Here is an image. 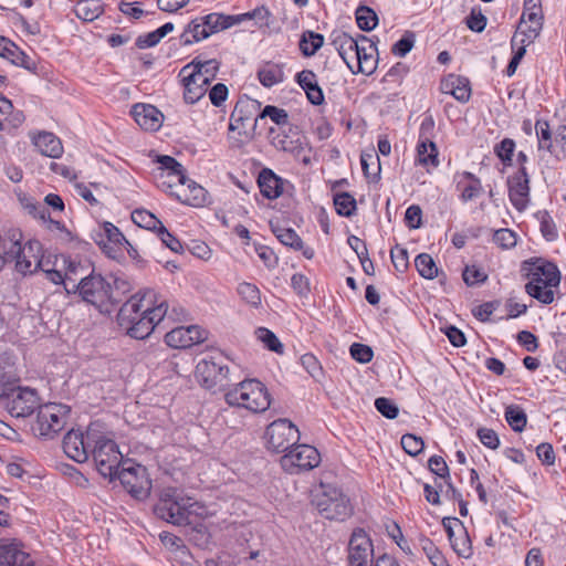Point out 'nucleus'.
Segmentation results:
<instances>
[{"mask_svg": "<svg viewBox=\"0 0 566 566\" xmlns=\"http://www.w3.org/2000/svg\"><path fill=\"white\" fill-rule=\"evenodd\" d=\"M266 449L274 453H286L300 440L298 428L289 419L272 421L264 433Z\"/></svg>", "mask_w": 566, "mask_h": 566, "instance_id": "obj_9", "label": "nucleus"}, {"mask_svg": "<svg viewBox=\"0 0 566 566\" xmlns=\"http://www.w3.org/2000/svg\"><path fill=\"white\" fill-rule=\"evenodd\" d=\"M195 377L199 385L213 394L223 391L230 385V370L221 354L201 358L196 366Z\"/></svg>", "mask_w": 566, "mask_h": 566, "instance_id": "obj_6", "label": "nucleus"}, {"mask_svg": "<svg viewBox=\"0 0 566 566\" xmlns=\"http://www.w3.org/2000/svg\"><path fill=\"white\" fill-rule=\"evenodd\" d=\"M462 277L464 283L469 286L484 283L488 280L485 272L475 265H467L463 270Z\"/></svg>", "mask_w": 566, "mask_h": 566, "instance_id": "obj_56", "label": "nucleus"}, {"mask_svg": "<svg viewBox=\"0 0 566 566\" xmlns=\"http://www.w3.org/2000/svg\"><path fill=\"white\" fill-rule=\"evenodd\" d=\"M458 534L449 539L452 549L458 556L469 558L472 555L471 539L468 535L465 526L457 528Z\"/></svg>", "mask_w": 566, "mask_h": 566, "instance_id": "obj_39", "label": "nucleus"}, {"mask_svg": "<svg viewBox=\"0 0 566 566\" xmlns=\"http://www.w3.org/2000/svg\"><path fill=\"white\" fill-rule=\"evenodd\" d=\"M99 235L105 237L106 243L115 244V247H124L125 244H128L125 235L112 222L106 221L102 224V233Z\"/></svg>", "mask_w": 566, "mask_h": 566, "instance_id": "obj_48", "label": "nucleus"}, {"mask_svg": "<svg viewBox=\"0 0 566 566\" xmlns=\"http://www.w3.org/2000/svg\"><path fill=\"white\" fill-rule=\"evenodd\" d=\"M95 437L87 431L86 438L80 430H70L63 439V450L65 454L75 462L83 463L90 457V442H94Z\"/></svg>", "mask_w": 566, "mask_h": 566, "instance_id": "obj_18", "label": "nucleus"}, {"mask_svg": "<svg viewBox=\"0 0 566 566\" xmlns=\"http://www.w3.org/2000/svg\"><path fill=\"white\" fill-rule=\"evenodd\" d=\"M287 184L286 180L275 175L269 168L262 169L258 177L261 193L271 200L279 198L284 191V186Z\"/></svg>", "mask_w": 566, "mask_h": 566, "instance_id": "obj_25", "label": "nucleus"}, {"mask_svg": "<svg viewBox=\"0 0 566 566\" xmlns=\"http://www.w3.org/2000/svg\"><path fill=\"white\" fill-rule=\"evenodd\" d=\"M514 149V140L511 138H504L500 144L495 146L494 151L496 156L502 160V163L507 164L512 161Z\"/></svg>", "mask_w": 566, "mask_h": 566, "instance_id": "obj_61", "label": "nucleus"}, {"mask_svg": "<svg viewBox=\"0 0 566 566\" xmlns=\"http://www.w3.org/2000/svg\"><path fill=\"white\" fill-rule=\"evenodd\" d=\"M74 12L78 19L92 22L104 12V7L101 0H80L75 4Z\"/></svg>", "mask_w": 566, "mask_h": 566, "instance_id": "obj_32", "label": "nucleus"}, {"mask_svg": "<svg viewBox=\"0 0 566 566\" xmlns=\"http://www.w3.org/2000/svg\"><path fill=\"white\" fill-rule=\"evenodd\" d=\"M378 63V50L376 44L367 36L359 34L358 50L355 55L353 66L349 65L352 73H363L370 75L375 72Z\"/></svg>", "mask_w": 566, "mask_h": 566, "instance_id": "obj_17", "label": "nucleus"}, {"mask_svg": "<svg viewBox=\"0 0 566 566\" xmlns=\"http://www.w3.org/2000/svg\"><path fill=\"white\" fill-rule=\"evenodd\" d=\"M504 417L509 426L515 432H522L527 423V416L522 407L510 405L505 408Z\"/></svg>", "mask_w": 566, "mask_h": 566, "instance_id": "obj_38", "label": "nucleus"}, {"mask_svg": "<svg viewBox=\"0 0 566 566\" xmlns=\"http://www.w3.org/2000/svg\"><path fill=\"white\" fill-rule=\"evenodd\" d=\"M440 91L443 94L453 96L460 103H467L471 97V85L469 78L448 74L440 82Z\"/></svg>", "mask_w": 566, "mask_h": 566, "instance_id": "obj_21", "label": "nucleus"}, {"mask_svg": "<svg viewBox=\"0 0 566 566\" xmlns=\"http://www.w3.org/2000/svg\"><path fill=\"white\" fill-rule=\"evenodd\" d=\"M536 7L537 3L534 2L530 11L525 9L518 24V31L527 39V43H531L542 29L541 9Z\"/></svg>", "mask_w": 566, "mask_h": 566, "instance_id": "obj_26", "label": "nucleus"}, {"mask_svg": "<svg viewBox=\"0 0 566 566\" xmlns=\"http://www.w3.org/2000/svg\"><path fill=\"white\" fill-rule=\"evenodd\" d=\"M119 285H126L125 281L102 276L101 274L91 273L82 277L76 284L73 282L72 289L78 292L82 300L88 304L94 305L99 311H109V305H115L122 302L118 292Z\"/></svg>", "mask_w": 566, "mask_h": 566, "instance_id": "obj_4", "label": "nucleus"}, {"mask_svg": "<svg viewBox=\"0 0 566 566\" xmlns=\"http://www.w3.org/2000/svg\"><path fill=\"white\" fill-rule=\"evenodd\" d=\"M229 406L241 407L252 412H263L271 405L268 388L258 379H245L224 395Z\"/></svg>", "mask_w": 566, "mask_h": 566, "instance_id": "obj_5", "label": "nucleus"}, {"mask_svg": "<svg viewBox=\"0 0 566 566\" xmlns=\"http://www.w3.org/2000/svg\"><path fill=\"white\" fill-rule=\"evenodd\" d=\"M333 201L339 216L349 218L356 212V200L349 192L335 193Z\"/></svg>", "mask_w": 566, "mask_h": 566, "instance_id": "obj_42", "label": "nucleus"}, {"mask_svg": "<svg viewBox=\"0 0 566 566\" xmlns=\"http://www.w3.org/2000/svg\"><path fill=\"white\" fill-rule=\"evenodd\" d=\"M535 130L538 139V149L551 150L552 133L548 123L543 119H537L535 123Z\"/></svg>", "mask_w": 566, "mask_h": 566, "instance_id": "obj_52", "label": "nucleus"}, {"mask_svg": "<svg viewBox=\"0 0 566 566\" xmlns=\"http://www.w3.org/2000/svg\"><path fill=\"white\" fill-rule=\"evenodd\" d=\"M360 164L364 175L371 181H378L380 178L379 157L374 149L363 151L360 155Z\"/></svg>", "mask_w": 566, "mask_h": 566, "instance_id": "obj_36", "label": "nucleus"}, {"mask_svg": "<svg viewBox=\"0 0 566 566\" xmlns=\"http://www.w3.org/2000/svg\"><path fill=\"white\" fill-rule=\"evenodd\" d=\"M255 336L269 350L282 354L284 346L277 336L266 327H259L255 329Z\"/></svg>", "mask_w": 566, "mask_h": 566, "instance_id": "obj_46", "label": "nucleus"}, {"mask_svg": "<svg viewBox=\"0 0 566 566\" xmlns=\"http://www.w3.org/2000/svg\"><path fill=\"white\" fill-rule=\"evenodd\" d=\"M132 220L140 228L158 231L163 222L155 214L145 209H136L132 212Z\"/></svg>", "mask_w": 566, "mask_h": 566, "instance_id": "obj_44", "label": "nucleus"}, {"mask_svg": "<svg viewBox=\"0 0 566 566\" xmlns=\"http://www.w3.org/2000/svg\"><path fill=\"white\" fill-rule=\"evenodd\" d=\"M188 331L185 326L172 328L165 335V342L172 348H188L192 346V338L188 337Z\"/></svg>", "mask_w": 566, "mask_h": 566, "instance_id": "obj_43", "label": "nucleus"}, {"mask_svg": "<svg viewBox=\"0 0 566 566\" xmlns=\"http://www.w3.org/2000/svg\"><path fill=\"white\" fill-rule=\"evenodd\" d=\"M260 118L269 117L276 125H287L289 124V114L285 109L279 108L273 105H266L261 113H259Z\"/></svg>", "mask_w": 566, "mask_h": 566, "instance_id": "obj_54", "label": "nucleus"}, {"mask_svg": "<svg viewBox=\"0 0 566 566\" xmlns=\"http://www.w3.org/2000/svg\"><path fill=\"white\" fill-rule=\"evenodd\" d=\"M376 410L387 419H396L399 413L397 405L389 398L379 397L375 400Z\"/></svg>", "mask_w": 566, "mask_h": 566, "instance_id": "obj_55", "label": "nucleus"}, {"mask_svg": "<svg viewBox=\"0 0 566 566\" xmlns=\"http://www.w3.org/2000/svg\"><path fill=\"white\" fill-rule=\"evenodd\" d=\"M94 443L92 454L97 471L104 478L115 479L125 461L117 443L105 437L95 438Z\"/></svg>", "mask_w": 566, "mask_h": 566, "instance_id": "obj_8", "label": "nucleus"}, {"mask_svg": "<svg viewBox=\"0 0 566 566\" xmlns=\"http://www.w3.org/2000/svg\"><path fill=\"white\" fill-rule=\"evenodd\" d=\"M353 514V506L344 492L331 484L321 481V516L329 520L344 522Z\"/></svg>", "mask_w": 566, "mask_h": 566, "instance_id": "obj_10", "label": "nucleus"}, {"mask_svg": "<svg viewBox=\"0 0 566 566\" xmlns=\"http://www.w3.org/2000/svg\"><path fill=\"white\" fill-rule=\"evenodd\" d=\"M349 353L352 358L360 364H367L374 357L371 347L360 343L352 344L349 347Z\"/></svg>", "mask_w": 566, "mask_h": 566, "instance_id": "obj_59", "label": "nucleus"}, {"mask_svg": "<svg viewBox=\"0 0 566 566\" xmlns=\"http://www.w3.org/2000/svg\"><path fill=\"white\" fill-rule=\"evenodd\" d=\"M182 76V85L185 87L184 99L188 104H195L205 96V90L198 85L205 80H201L200 74H187Z\"/></svg>", "mask_w": 566, "mask_h": 566, "instance_id": "obj_31", "label": "nucleus"}, {"mask_svg": "<svg viewBox=\"0 0 566 566\" xmlns=\"http://www.w3.org/2000/svg\"><path fill=\"white\" fill-rule=\"evenodd\" d=\"M300 50L305 56H311L318 50V33L307 31L300 41Z\"/></svg>", "mask_w": 566, "mask_h": 566, "instance_id": "obj_58", "label": "nucleus"}, {"mask_svg": "<svg viewBox=\"0 0 566 566\" xmlns=\"http://www.w3.org/2000/svg\"><path fill=\"white\" fill-rule=\"evenodd\" d=\"M157 163L159 164V169L167 171L169 176L176 177L181 185L186 184L187 176L185 175V169L174 157L167 155L158 156Z\"/></svg>", "mask_w": 566, "mask_h": 566, "instance_id": "obj_40", "label": "nucleus"}, {"mask_svg": "<svg viewBox=\"0 0 566 566\" xmlns=\"http://www.w3.org/2000/svg\"><path fill=\"white\" fill-rule=\"evenodd\" d=\"M280 464L290 474L313 470L318 467V450L310 444H295L281 457Z\"/></svg>", "mask_w": 566, "mask_h": 566, "instance_id": "obj_15", "label": "nucleus"}, {"mask_svg": "<svg viewBox=\"0 0 566 566\" xmlns=\"http://www.w3.org/2000/svg\"><path fill=\"white\" fill-rule=\"evenodd\" d=\"M415 266L420 276L432 280L438 276V266L428 253H420L415 259Z\"/></svg>", "mask_w": 566, "mask_h": 566, "instance_id": "obj_41", "label": "nucleus"}, {"mask_svg": "<svg viewBox=\"0 0 566 566\" xmlns=\"http://www.w3.org/2000/svg\"><path fill=\"white\" fill-rule=\"evenodd\" d=\"M219 67L220 63L217 60H200V57L198 56L193 59L191 63L184 66L179 75H184L190 69H192V71H199L203 75V77H208L212 81L219 71Z\"/></svg>", "mask_w": 566, "mask_h": 566, "instance_id": "obj_34", "label": "nucleus"}, {"mask_svg": "<svg viewBox=\"0 0 566 566\" xmlns=\"http://www.w3.org/2000/svg\"><path fill=\"white\" fill-rule=\"evenodd\" d=\"M421 547L433 566H449L439 548L429 538L421 539Z\"/></svg>", "mask_w": 566, "mask_h": 566, "instance_id": "obj_51", "label": "nucleus"}, {"mask_svg": "<svg viewBox=\"0 0 566 566\" xmlns=\"http://www.w3.org/2000/svg\"><path fill=\"white\" fill-rule=\"evenodd\" d=\"M258 78L265 87H272L283 82L284 72L281 65L275 63H265L258 71Z\"/></svg>", "mask_w": 566, "mask_h": 566, "instance_id": "obj_33", "label": "nucleus"}, {"mask_svg": "<svg viewBox=\"0 0 566 566\" xmlns=\"http://www.w3.org/2000/svg\"><path fill=\"white\" fill-rule=\"evenodd\" d=\"M417 160L423 166L431 165L437 167L439 165L438 149L430 138L419 140L417 146Z\"/></svg>", "mask_w": 566, "mask_h": 566, "instance_id": "obj_35", "label": "nucleus"}, {"mask_svg": "<svg viewBox=\"0 0 566 566\" xmlns=\"http://www.w3.org/2000/svg\"><path fill=\"white\" fill-rule=\"evenodd\" d=\"M268 15H269V11L264 7H260L250 12L242 13V14H237V15L223 14V18H228L227 22H224V24H227V29H229V28H231L235 24H239L245 20H251V19H255V18H258L260 20H265L268 18Z\"/></svg>", "mask_w": 566, "mask_h": 566, "instance_id": "obj_50", "label": "nucleus"}, {"mask_svg": "<svg viewBox=\"0 0 566 566\" xmlns=\"http://www.w3.org/2000/svg\"><path fill=\"white\" fill-rule=\"evenodd\" d=\"M22 233L19 230H10L0 234V270L7 262L14 261L15 270L23 274H32L42 262V245L36 240H30L21 244Z\"/></svg>", "mask_w": 566, "mask_h": 566, "instance_id": "obj_2", "label": "nucleus"}, {"mask_svg": "<svg viewBox=\"0 0 566 566\" xmlns=\"http://www.w3.org/2000/svg\"><path fill=\"white\" fill-rule=\"evenodd\" d=\"M541 232L547 241H554L558 237L556 226L547 212L541 217Z\"/></svg>", "mask_w": 566, "mask_h": 566, "instance_id": "obj_64", "label": "nucleus"}, {"mask_svg": "<svg viewBox=\"0 0 566 566\" xmlns=\"http://www.w3.org/2000/svg\"><path fill=\"white\" fill-rule=\"evenodd\" d=\"M36 411L32 431L40 437L52 439L64 429L70 408L62 403L49 402L40 405Z\"/></svg>", "mask_w": 566, "mask_h": 566, "instance_id": "obj_7", "label": "nucleus"}, {"mask_svg": "<svg viewBox=\"0 0 566 566\" xmlns=\"http://www.w3.org/2000/svg\"><path fill=\"white\" fill-rule=\"evenodd\" d=\"M270 224L272 232L282 244L291 247L295 250L303 248L302 239L293 229L284 228L280 224H274L273 222H271Z\"/></svg>", "mask_w": 566, "mask_h": 566, "instance_id": "obj_37", "label": "nucleus"}, {"mask_svg": "<svg viewBox=\"0 0 566 566\" xmlns=\"http://www.w3.org/2000/svg\"><path fill=\"white\" fill-rule=\"evenodd\" d=\"M476 436L480 442L489 449L495 450L500 447V438L493 429L480 428Z\"/></svg>", "mask_w": 566, "mask_h": 566, "instance_id": "obj_62", "label": "nucleus"}, {"mask_svg": "<svg viewBox=\"0 0 566 566\" xmlns=\"http://www.w3.org/2000/svg\"><path fill=\"white\" fill-rule=\"evenodd\" d=\"M415 45V34L412 32H406L400 40H398L391 48L392 54L396 56H406Z\"/></svg>", "mask_w": 566, "mask_h": 566, "instance_id": "obj_57", "label": "nucleus"}, {"mask_svg": "<svg viewBox=\"0 0 566 566\" xmlns=\"http://www.w3.org/2000/svg\"><path fill=\"white\" fill-rule=\"evenodd\" d=\"M356 22L360 30L371 31L378 24L376 12L369 7L360 6L356 10Z\"/></svg>", "mask_w": 566, "mask_h": 566, "instance_id": "obj_45", "label": "nucleus"}, {"mask_svg": "<svg viewBox=\"0 0 566 566\" xmlns=\"http://www.w3.org/2000/svg\"><path fill=\"white\" fill-rule=\"evenodd\" d=\"M167 301L155 291L148 290L143 294L133 295L119 308L117 318L119 325L127 329V334L136 339L148 337L165 317L178 316L176 308L168 313Z\"/></svg>", "mask_w": 566, "mask_h": 566, "instance_id": "obj_1", "label": "nucleus"}, {"mask_svg": "<svg viewBox=\"0 0 566 566\" xmlns=\"http://www.w3.org/2000/svg\"><path fill=\"white\" fill-rule=\"evenodd\" d=\"M33 145L44 156L50 158H59L63 154V146L54 134L41 132L32 137Z\"/></svg>", "mask_w": 566, "mask_h": 566, "instance_id": "obj_27", "label": "nucleus"}, {"mask_svg": "<svg viewBox=\"0 0 566 566\" xmlns=\"http://www.w3.org/2000/svg\"><path fill=\"white\" fill-rule=\"evenodd\" d=\"M30 556L12 545L0 543V566H32Z\"/></svg>", "mask_w": 566, "mask_h": 566, "instance_id": "obj_29", "label": "nucleus"}, {"mask_svg": "<svg viewBox=\"0 0 566 566\" xmlns=\"http://www.w3.org/2000/svg\"><path fill=\"white\" fill-rule=\"evenodd\" d=\"M155 514L174 525H188L191 516L202 517L206 507L176 488H165L159 493L158 502L154 507Z\"/></svg>", "mask_w": 566, "mask_h": 566, "instance_id": "obj_3", "label": "nucleus"}, {"mask_svg": "<svg viewBox=\"0 0 566 566\" xmlns=\"http://www.w3.org/2000/svg\"><path fill=\"white\" fill-rule=\"evenodd\" d=\"M359 34L357 38L345 32H333L331 38V45L337 51L344 63L349 67L353 66L355 55L358 50Z\"/></svg>", "mask_w": 566, "mask_h": 566, "instance_id": "obj_24", "label": "nucleus"}, {"mask_svg": "<svg viewBox=\"0 0 566 566\" xmlns=\"http://www.w3.org/2000/svg\"><path fill=\"white\" fill-rule=\"evenodd\" d=\"M494 242L503 249H510L516 244L515 232L510 229H500L494 232Z\"/></svg>", "mask_w": 566, "mask_h": 566, "instance_id": "obj_63", "label": "nucleus"}, {"mask_svg": "<svg viewBox=\"0 0 566 566\" xmlns=\"http://www.w3.org/2000/svg\"><path fill=\"white\" fill-rule=\"evenodd\" d=\"M227 19L223 18V13L217 12L195 18L180 34V43L186 46L191 45L209 38L211 34L226 30L227 24L224 22H227Z\"/></svg>", "mask_w": 566, "mask_h": 566, "instance_id": "obj_11", "label": "nucleus"}, {"mask_svg": "<svg viewBox=\"0 0 566 566\" xmlns=\"http://www.w3.org/2000/svg\"><path fill=\"white\" fill-rule=\"evenodd\" d=\"M509 198L512 205L522 211L526 208L530 195V176L525 167L518 170L507 179Z\"/></svg>", "mask_w": 566, "mask_h": 566, "instance_id": "obj_19", "label": "nucleus"}, {"mask_svg": "<svg viewBox=\"0 0 566 566\" xmlns=\"http://www.w3.org/2000/svg\"><path fill=\"white\" fill-rule=\"evenodd\" d=\"M454 181L462 202L472 201L483 192L481 179L470 171L457 172Z\"/></svg>", "mask_w": 566, "mask_h": 566, "instance_id": "obj_22", "label": "nucleus"}, {"mask_svg": "<svg viewBox=\"0 0 566 566\" xmlns=\"http://www.w3.org/2000/svg\"><path fill=\"white\" fill-rule=\"evenodd\" d=\"M1 401L8 412L15 418L29 417L40 406L38 394L30 388L12 389Z\"/></svg>", "mask_w": 566, "mask_h": 566, "instance_id": "obj_16", "label": "nucleus"}, {"mask_svg": "<svg viewBox=\"0 0 566 566\" xmlns=\"http://www.w3.org/2000/svg\"><path fill=\"white\" fill-rule=\"evenodd\" d=\"M132 115L135 122L145 130H158L163 124L161 112L150 104H136L133 106Z\"/></svg>", "mask_w": 566, "mask_h": 566, "instance_id": "obj_23", "label": "nucleus"}, {"mask_svg": "<svg viewBox=\"0 0 566 566\" xmlns=\"http://www.w3.org/2000/svg\"><path fill=\"white\" fill-rule=\"evenodd\" d=\"M260 104L255 99L241 98L237 102L229 123L230 132H238L239 136L244 140L251 139L255 129Z\"/></svg>", "mask_w": 566, "mask_h": 566, "instance_id": "obj_12", "label": "nucleus"}, {"mask_svg": "<svg viewBox=\"0 0 566 566\" xmlns=\"http://www.w3.org/2000/svg\"><path fill=\"white\" fill-rule=\"evenodd\" d=\"M157 237L161 243L172 252L179 253L182 251L181 242L174 234H171L164 224L160 226L159 230L157 231Z\"/></svg>", "mask_w": 566, "mask_h": 566, "instance_id": "obj_60", "label": "nucleus"}, {"mask_svg": "<svg viewBox=\"0 0 566 566\" xmlns=\"http://www.w3.org/2000/svg\"><path fill=\"white\" fill-rule=\"evenodd\" d=\"M400 443H401L402 449L409 455H412V457H416L419 453H421L424 448V442H423L422 438L417 437L411 433L403 434L401 437Z\"/></svg>", "mask_w": 566, "mask_h": 566, "instance_id": "obj_53", "label": "nucleus"}, {"mask_svg": "<svg viewBox=\"0 0 566 566\" xmlns=\"http://www.w3.org/2000/svg\"><path fill=\"white\" fill-rule=\"evenodd\" d=\"M127 492L137 500L148 497L151 489V482L147 476L146 468L133 463L129 459L123 462V467L116 476Z\"/></svg>", "mask_w": 566, "mask_h": 566, "instance_id": "obj_13", "label": "nucleus"}, {"mask_svg": "<svg viewBox=\"0 0 566 566\" xmlns=\"http://www.w3.org/2000/svg\"><path fill=\"white\" fill-rule=\"evenodd\" d=\"M521 272L524 276L541 277L548 282V285H559L560 272L558 268L544 259H530L522 263Z\"/></svg>", "mask_w": 566, "mask_h": 566, "instance_id": "obj_20", "label": "nucleus"}, {"mask_svg": "<svg viewBox=\"0 0 566 566\" xmlns=\"http://www.w3.org/2000/svg\"><path fill=\"white\" fill-rule=\"evenodd\" d=\"M238 293L243 301L253 307H258L261 304V293L256 285L242 282L238 285Z\"/></svg>", "mask_w": 566, "mask_h": 566, "instance_id": "obj_49", "label": "nucleus"}, {"mask_svg": "<svg viewBox=\"0 0 566 566\" xmlns=\"http://www.w3.org/2000/svg\"><path fill=\"white\" fill-rule=\"evenodd\" d=\"M347 566H375L374 544L363 527H355L347 543Z\"/></svg>", "mask_w": 566, "mask_h": 566, "instance_id": "obj_14", "label": "nucleus"}, {"mask_svg": "<svg viewBox=\"0 0 566 566\" xmlns=\"http://www.w3.org/2000/svg\"><path fill=\"white\" fill-rule=\"evenodd\" d=\"M296 83L306 93L307 99L313 105H318V81L316 74L310 70H303L295 76Z\"/></svg>", "mask_w": 566, "mask_h": 566, "instance_id": "obj_30", "label": "nucleus"}, {"mask_svg": "<svg viewBox=\"0 0 566 566\" xmlns=\"http://www.w3.org/2000/svg\"><path fill=\"white\" fill-rule=\"evenodd\" d=\"M528 279L525 285L526 293L543 304H551L554 301V289L558 285H548L546 280L541 277L526 276Z\"/></svg>", "mask_w": 566, "mask_h": 566, "instance_id": "obj_28", "label": "nucleus"}, {"mask_svg": "<svg viewBox=\"0 0 566 566\" xmlns=\"http://www.w3.org/2000/svg\"><path fill=\"white\" fill-rule=\"evenodd\" d=\"M189 195H186L185 202L192 207H201L207 202V191L203 187L187 178L186 184Z\"/></svg>", "mask_w": 566, "mask_h": 566, "instance_id": "obj_47", "label": "nucleus"}]
</instances>
